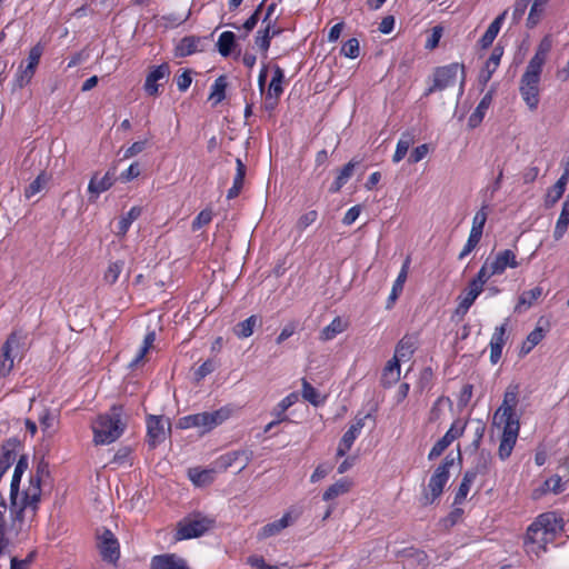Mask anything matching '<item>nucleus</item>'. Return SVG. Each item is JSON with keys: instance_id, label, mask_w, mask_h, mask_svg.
<instances>
[{"instance_id": "49", "label": "nucleus", "mask_w": 569, "mask_h": 569, "mask_svg": "<svg viewBox=\"0 0 569 569\" xmlns=\"http://www.w3.org/2000/svg\"><path fill=\"white\" fill-rule=\"evenodd\" d=\"M58 415L51 409L43 407L38 415V420L43 432L49 433L57 421Z\"/></svg>"}, {"instance_id": "3", "label": "nucleus", "mask_w": 569, "mask_h": 569, "mask_svg": "<svg viewBox=\"0 0 569 569\" xmlns=\"http://www.w3.org/2000/svg\"><path fill=\"white\" fill-rule=\"evenodd\" d=\"M93 442L97 446H106L118 440L124 429L122 421V407L112 406L108 412L99 415L92 422Z\"/></svg>"}, {"instance_id": "15", "label": "nucleus", "mask_w": 569, "mask_h": 569, "mask_svg": "<svg viewBox=\"0 0 569 569\" xmlns=\"http://www.w3.org/2000/svg\"><path fill=\"white\" fill-rule=\"evenodd\" d=\"M552 540L553 538L545 532L541 526L532 522L527 529L525 545L528 552L539 555L540 551H546V546Z\"/></svg>"}, {"instance_id": "10", "label": "nucleus", "mask_w": 569, "mask_h": 569, "mask_svg": "<svg viewBox=\"0 0 569 569\" xmlns=\"http://www.w3.org/2000/svg\"><path fill=\"white\" fill-rule=\"evenodd\" d=\"M97 548L103 561L117 565L120 559V543L114 533L104 528L97 536Z\"/></svg>"}, {"instance_id": "31", "label": "nucleus", "mask_w": 569, "mask_h": 569, "mask_svg": "<svg viewBox=\"0 0 569 569\" xmlns=\"http://www.w3.org/2000/svg\"><path fill=\"white\" fill-rule=\"evenodd\" d=\"M493 89L489 90L480 100L475 111L470 114L468 123L470 127L478 126L482 119L485 118V114L487 110L489 109L492 98H493Z\"/></svg>"}, {"instance_id": "47", "label": "nucleus", "mask_w": 569, "mask_h": 569, "mask_svg": "<svg viewBox=\"0 0 569 569\" xmlns=\"http://www.w3.org/2000/svg\"><path fill=\"white\" fill-rule=\"evenodd\" d=\"M342 331H345V325L339 317H336L328 326L321 330L320 339L323 341L332 340Z\"/></svg>"}, {"instance_id": "37", "label": "nucleus", "mask_w": 569, "mask_h": 569, "mask_svg": "<svg viewBox=\"0 0 569 569\" xmlns=\"http://www.w3.org/2000/svg\"><path fill=\"white\" fill-rule=\"evenodd\" d=\"M236 164H237V172L233 178L232 187L227 192L228 199H233V198L238 197V194L240 193L242 186H243V180H244V176H246V166L240 158L236 159Z\"/></svg>"}, {"instance_id": "36", "label": "nucleus", "mask_w": 569, "mask_h": 569, "mask_svg": "<svg viewBox=\"0 0 569 569\" xmlns=\"http://www.w3.org/2000/svg\"><path fill=\"white\" fill-rule=\"evenodd\" d=\"M142 213V208L139 206H133L130 210L121 216L118 222V236H124L130 229L133 221H136Z\"/></svg>"}, {"instance_id": "5", "label": "nucleus", "mask_w": 569, "mask_h": 569, "mask_svg": "<svg viewBox=\"0 0 569 569\" xmlns=\"http://www.w3.org/2000/svg\"><path fill=\"white\" fill-rule=\"evenodd\" d=\"M27 335L13 331L9 335L0 351V376L7 377L13 369L14 360L21 358L26 350Z\"/></svg>"}, {"instance_id": "19", "label": "nucleus", "mask_w": 569, "mask_h": 569, "mask_svg": "<svg viewBox=\"0 0 569 569\" xmlns=\"http://www.w3.org/2000/svg\"><path fill=\"white\" fill-rule=\"evenodd\" d=\"M28 469V458L27 456H20L18 459L14 471L12 475L11 483H10V503L11 505H22V496L19 495V488L22 475Z\"/></svg>"}, {"instance_id": "64", "label": "nucleus", "mask_w": 569, "mask_h": 569, "mask_svg": "<svg viewBox=\"0 0 569 569\" xmlns=\"http://www.w3.org/2000/svg\"><path fill=\"white\" fill-rule=\"evenodd\" d=\"M529 0H517L513 4L512 9V22L518 23L522 17L526 13V10L528 9Z\"/></svg>"}, {"instance_id": "57", "label": "nucleus", "mask_w": 569, "mask_h": 569, "mask_svg": "<svg viewBox=\"0 0 569 569\" xmlns=\"http://www.w3.org/2000/svg\"><path fill=\"white\" fill-rule=\"evenodd\" d=\"M189 478L196 486H203L212 481V471L207 469H191Z\"/></svg>"}, {"instance_id": "7", "label": "nucleus", "mask_w": 569, "mask_h": 569, "mask_svg": "<svg viewBox=\"0 0 569 569\" xmlns=\"http://www.w3.org/2000/svg\"><path fill=\"white\" fill-rule=\"evenodd\" d=\"M459 72L461 74L462 87L466 80V70L463 64L452 62L446 66L437 67L433 71L432 84L426 89L425 97H428L436 91H442L455 86Z\"/></svg>"}, {"instance_id": "14", "label": "nucleus", "mask_w": 569, "mask_h": 569, "mask_svg": "<svg viewBox=\"0 0 569 569\" xmlns=\"http://www.w3.org/2000/svg\"><path fill=\"white\" fill-rule=\"evenodd\" d=\"M170 77V68L168 63H161L159 66H153L149 70L143 90L148 96L156 97L159 94V88L163 84L162 82H167Z\"/></svg>"}, {"instance_id": "6", "label": "nucleus", "mask_w": 569, "mask_h": 569, "mask_svg": "<svg viewBox=\"0 0 569 569\" xmlns=\"http://www.w3.org/2000/svg\"><path fill=\"white\" fill-rule=\"evenodd\" d=\"M455 458L451 455L445 457L442 462L431 475L427 489L422 493V503L425 506L433 503L443 492L445 486L450 478V469L453 466Z\"/></svg>"}, {"instance_id": "2", "label": "nucleus", "mask_w": 569, "mask_h": 569, "mask_svg": "<svg viewBox=\"0 0 569 569\" xmlns=\"http://www.w3.org/2000/svg\"><path fill=\"white\" fill-rule=\"evenodd\" d=\"M548 50L549 44L545 46L542 42L530 59L520 80V94L530 110H536L539 104V82Z\"/></svg>"}, {"instance_id": "33", "label": "nucleus", "mask_w": 569, "mask_h": 569, "mask_svg": "<svg viewBox=\"0 0 569 569\" xmlns=\"http://www.w3.org/2000/svg\"><path fill=\"white\" fill-rule=\"evenodd\" d=\"M542 295L541 287H535L530 290L523 291L518 299V303L515 307V312H522L530 308Z\"/></svg>"}, {"instance_id": "38", "label": "nucleus", "mask_w": 569, "mask_h": 569, "mask_svg": "<svg viewBox=\"0 0 569 569\" xmlns=\"http://www.w3.org/2000/svg\"><path fill=\"white\" fill-rule=\"evenodd\" d=\"M236 46H237L236 34L232 31H223L219 36L218 41H217V48H218V52L222 57H224V58L229 57L232 53Z\"/></svg>"}, {"instance_id": "9", "label": "nucleus", "mask_w": 569, "mask_h": 569, "mask_svg": "<svg viewBox=\"0 0 569 569\" xmlns=\"http://www.w3.org/2000/svg\"><path fill=\"white\" fill-rule=\"evenodd\" d=\"M519 385L511 383L507 387L503 400L500 407L493 415V423L500 426L507 421H519V417L516 413V407L518 405Z\"/></svg>"}, {"instance_id": "18", "label": "nucleus", "mask_w": 569, "mask_h": 569, "mask_svg": "<svg viewBox=\"0 0 569 569\" xmlns=\"http://www.w3.org/2000/svg\"><path fill=\"white\" fill-rule=\"evenodd\" d=\"M299 512L293 510H289L283 513V516L272 522L264 525L258 532L259 539H267L269 537L278 535L281 530L287 528L290 523H292L296 519H298Z\"/></svg>"}, {"instance_id": "17", "label": "nucleus", "mask_w": 569, "mask_h": 569, "mask_svg": "<svg viewBox=\"0 0 569 569\" xmlns=\"http://www.w3.org/2000/svg\"><path fill=\"white\" fill-rule=\"evenodd\" d=\"M150 569H190L188 561L177 553L156 555L150 560Z\"/></svg>"}, {"instance_id": "23", "label": "nucleus", "mask_w": 569, "mask_h": 569, "mask_svg": "<svg viewBox=\"0 0 569 569\" xmlns=\"http://www.w3.org/2000/svg\"><path fill=\"white\" fill-rule=\"evenodd\" d=\"M202 38L198 36H186L174 47V57L186 58L196 52L202 51L200 44Z\"/></svg>"}, {"instance_id": "34", "label": "nucleus", "mask_w": 569, "mask_h": 569, "mask_svg": "<svg viewBox=\"0 0 569 569\" xmlns=\"http://www.w3.org/2000/svg\"><path fill=\"white\" fill-rule=\"evenodd\" d=\"M370 415H366L363 417H357L355 422L348 428V430L343 433L340 441H342V445L345 447L350 446L352 447L356 439L360 436L361 430L365 427V421L367 418H369Z\"/></svg>"}, {"instance_id": "54", "label": "nucleus", "mask_w": 569, "mask_h": 569, "mask_svg": "<svg viewBox=\"0 0 569 569\" xmlns=\"http://www.w3.org/2000/svg\"><path fill=\"white\" fill-rule=\"evenodd\" d=\"M226 77H218L211 86L210 99H212L214 103L221 102L226 98Z\"/></svg>"}, {"instance_id": "59", "label": "nucleus", "mask_w": 569, "mask_h": 569, "mask_svg": "<svg viewBox=\"0 0 569 569\" xmlns=\"http://www.w3.org/2000/svg\"><path fill=\"white\" fill-rule=\"evenodd\" d=\"M341 54L349 59H356L359 57L360 47L357 38L348 39L341 47Z\"/></svg>"}, {"instance_id": "39", "label": "nucleus", "mask_w": 569, "mask_h": 569, "mask_svg": "<svg viewBox=\"0 0 569 569\" xmlns=\"http://www.w3.org/2000/svg\"><path fill=\"white\" fill-rule=\"evenodd\" d=\"M475 480H476V478H473V472H465L463 473L462 480H461V482L456 491L455 498H453V506H460L465 502Z\"/></svg>"}, {"instance_id": "25", "label": "nucleus", "mask_w": 569, "mask_h": 569, "mask_svg": "<svg viewBox=\"0 0 569 569\" xmlns=\"http://www.w3.org/2000/svg\"><path fill=\"white\" fill-rule=\"evenodd\" d=\"M536 525L541 526V528L552 538L563 529L562 519L558 518L553 512H546L536 518L533 521Z\"/></svg>"}, {"instance_id": "22", "label": "nucleus", "mask_w": 569, "mask_h": 569, "mask_svg": "<svg viewBox=\"0 0 569 569\" xmlns=\"http://www.w3.org/2000/svg\"><path fill=\"white\" fill-rule=\"evenodd\" d=\"M507 323L496 327L490 339V361L496 365L501 359L502 349L506 343Z\"/></svg>"}, {"instance_id": "21", "label": "nucleus", "mask_w": 569, "mask_h": 569, "mask_svg": "<svg viewBox=\"0 0 569 569\" xmlns=\"http://www.w3.org/2000/svg\"><path fill=\"white\" fill-rule=\"evenodd\" d=\"M114 183V179L110 172H106L103 177L100 179L96 173L89 181L88 192H89V201L96 202L99 196L102 192L108 191Z\"/></svg>"}, {"instance_id": "8", "label": "nucleus", "mask_w": 569, "mask_h": 569, "mask_svg": "<svg viewBox=\"0 0 569 569\" xmlns=\"http://www.w3.org/2000/svg\"><path fill=\"white\" fill-rule=\"evenodd\" d=\"M214 520L203 516L181 520L176 530V540H188L204 535L213 527Z\"/></svg>"}, {"instance_id": "51", "label": "nucleus", "mask_w": 569, "mask_h": 569, "mask_svg": "<svg viewBox=\"0 0 569 569\" xmlns=\"http://www.w3.org/2000/svg\"><path fill=\"white\" fill-rule=\"evenodd\" d=\"M487 217H488L487 207L483 206L473 216L472 226H471V229H470V234H473V236H476L478 238L482 237L483 227L486 224Z\"/></svg>"}, {"instance_id": "30", "label": "nucleus", "mask_w": 569, "mask_h": 569, "mask_svg": "<svg viewBox=\"0 0 569 569\" xmlns=\"http://www.w3.org/2000/svg\"><path fill=\"white\" fill-rule=\"evenodd\" d=\"M569 180V169H565L563 173L556 181V183L548 190L546 197V204L553 206L558 200L561 199L566 191V186Z\"/></svg>"}, {"instance_id": "27", "label": "nucleus", "mask_w": 569, "mask_h": 569, "mask_svg": "<svg viewBox=\"0 0 569 569\" xmlns=\"http://www.w3.org/2000/svg\"><path fill=\"white\" fill-rule=\"evenodd\" d=\"M253 459V451L249 449L236 450L227 452L226 455L220 457L221 466L227 469L231 467L236 461L240 460L242 462L240 467V471L243 470L250 461Z\"/></svg>"}, {"instance_id": "56", "label": "nucleus", "mask_w": 569, "mask_h": 569, "mask_svg": "<svg viewBox=\"0 0 569 569\" xmlns=\"http://www.w3.org/2000/svg\"><path fill=\"white\" fill-rule=\"evenodd\" d=\"M154 339H156L154 331L148 332L146 335V337L143 339V345L141 346L139 352L129 363L130 368H136L138 366V363L144 358V356L149 351L150 347L152 346Z\"/></svg>"}, {"instance_id": "24", "label": "nucleus", "mask_w": 569, "mask_h": 569, "mask_svg": "<svg viewBox=\"0 0 569 569\" xmlns=\"http://www.w3.org/2000/svg\"><path fill=\"white\" fill-rule=\"evenodd\" d=\"M410 257H407L406 260L403 261L402 266H401V269L392 284V289H391V292L387 299V309H390L396 300L398 299V297L400 296V293L402 292L403 290V286H405V282L407 280V277H408V271H409V267H410Z\"/></svg>"}, {"instance_id": "45", "label": "nucleus", "mask_w": 569, "mask_h": 569, "mask_svg": "<svg viewBox=\"0 0 569 569\" xmlns=\"http://www.w3.org/2000/svg\"><path fill=\"white\" fill-rule=\"evenodd\" d=\"M123 267H124V261L123 260H117V261H112L108 264V268L107 270L103 272V282L109 284V286H112L114 284L122 270H123Z\"/></svg>"}, {"instance_id": "58", "label": "nucleus", "mask_w": 569, "mask_h": 569, "mask_svg": "<svg viewBox=\"0 0 569 569\" xmlns=\"http://www.w3.org/2000/svg\"><path fill=\"white\" fill-rule=\"evenodd\" d=\"M466 428V422L462 420H455L447 432L443 435V439H447V442L451 445L456 439L463 435Z\"/></svg>"}, {"instance_id": "53", "label": "nucleus", "mask_w": 569, "mask_h": 569, "mask_svg": "<svg viewBox=\"0 0 569 569\" xmlns=\"http://www.w3.org/2000/svg\"><path fill=\"white\" fill-rule=\"evenodd\" d=\"M478 298L475 293L470 292L468 289H465L459 296L458 307L456 309V313L460 316H465L470 307L473 305L475 300Z\"/></svg>"}, {"instance_id": "35", "label": "nucleus", "mask_w": 569, "mask_h": 569, "mask_svg": "<svg viewBox=\"0 0 569 569\" xmlns=\"http://www.w3.org/2000/svg\"><path fill=\"white\" fill-rule=\"evenodd\" d=\"M492 457L489 452L482 450L477 456L473 466L468 469L466 472H473V478H477V476H486L491 467Z\"/></svg>"}, {"instance_id": "41", "label": "nucleus", "mask_w": 569, "mask_h": 569, "mask_svg": "<svg viewBox=\"0 0 569 569\" xmlns=\"http://www.w3.org/2000/svg\"><path fill=\"white\" fill-rule=\"evenodd\" d=\"M298 401V395L296 392H291L286 396L280 402L272 409L271 416L282 421L288 420V416L286 411L292 407Z\"/></svg>"}, {"instance_id": "40", "label": "nucleus", "mask_w": 569, "mask_h": 569, "mask_svg": "<svg viewBox=\"0 0 569 569\" xmlns=\"http://www.w3.org/2000/svg\"><path fill=\"white\" fill-rule=\"evenodd\" d=\"M569 226V196L562 203V208L559 214V218L556 222L553 237L556 240H559L563 237Z\"/></svg>"}, {"instance_id": "43", "label": "nucleus", "mask_w": 569, "mask_h": 569, "mask_svg": "<svg viewBox=\"0 0 569 569\" xmlns=\"http://www.w3.org/2000/svg\"><path fill=\"white\" fill-rule=\"evenodd\" d=\"M563 490L565 489L561 477L558 475H553L550 478H548L538 490L535 491V496L539 497L540 495L547 492H553L557 495L562 492Z\"/></svg>"}, {"instance_id": "20", "label": "nucleus", "mask_w": 569, "mask_h": 569, "mask_svg": "<svg viewBox=\"0 0 569 569\" xmlns=\"http://www.w3.org/2000/svg\"><path fill=\"white\" fill-rule=\"evenodd\" d=\"M502 56L503 48L496 46L479 72L478 81L481 86L485 87L490 81L492 74L496 72L500 64Z\"/></svg>"}, {"instance_id": "11", "label": "nucleus", "mask_w": 569, "mask_h": 569, "mask_svg": "<svg viewBox=\"0 0 569 569\" xmlns=\"http://www.w3.org/2000/svg\"><path fill=\"white\" fill-rule=\"evenodd\" d=\"M44 47L38 42L33 46L28 54L27 64L21 63L16 74V83L19 88H23L32 80L40 59L43 54Z\"/></svg>"}, {"instance_id": "16", "label": "nucleus", "mask_w": 569, "mask_h": 569, "mask_svg": "<svg viewBox=\"0 0 569 569\" xmlns=\"http://www.w3.org/2000/svg\"><path fill=\"white\" fill-rule=\"evenodd\" d=\"M489 264L491 273L496 276L502 274L508 268L519 267L517 256L511 249L501 250L492 259L489 258Z\"/></svg>"}, {"instance_id": "29", "label": "nucleus", "mask_w": 569, "mask_h": 569, "mask_svg": "<svg viewBox=\"0 0 569 569\" xmlns=\"http://www.w3.org/2000/svg\"><path fill=\"white\" fill-rule=\"evenodd\" d=\"M400 359L393 356L383 368L381 376V383L383 387L389 388L400 379Z\"/></svg>"}, {"instance_id": "63", "label": "nucleus", "mask_w": 569, "mask_h": 569, "mask_svg": "<svg viewBox=\"0 0 569 569\" xmlns=\"http://www.w3.org/2000/svg\"><path fill=\"white\" fill-rule=\"evenodd\" d=\"M480 240H481V238H478V237L469 233L467 242L465 243L462 250L458 254V259L463 260L467 256H469L477 248Z\"/></svg>"}, {"instance_id": "13", "label": "nucleus", "mask_w": 569, "mask_h": 569, "mask_svg": "<svg viewBox=\"0 0 569 569\" xmlns=\"http://www.w3.org/2000/svg\"><path fill=\"white\" fill-rule=\"evenodd\" d=\"M500 426H502V435L499 443L498 455L501 460H506L510 457L517 442L520 430V422L507 421L502 422Z\"/></svg>"}, {"instance_id": "26", "label": "nucleus", "mask_w": 569, "mask_h": 569, "mask_svg": "<svg viewBox=\"0 0 569 569\" xmlns=\"http://www.w3.org/2000/svg\"><path fill=\"white\" fill-rule=\"evenodd\" d=\"M507 14L508 10H505L498 17H496V19L489 24L486 32L482 34L478 42L481 49H488L493 43L503 24Z\"/></svg>"}, {"instance_id": "60", "label": "nucleus", "mask_w": 569, "mask_h": 569, "mask_svg": "<svg viewBox=\"0 0 569 569\" xmlns=\"http://www.w3.org/2000/svg\"><path fill=\"white\" fill-rule=\"evenodd\" d=\"M213 212L211 209L207 208L201 210L197 217L193 219L191 229L193 231H198L204 226L209 224L212 221Z\"/></svg>"}, {"instance_id": "4", "label": "nucleus", "mask_w": 569, "mask_h": 569, "mask_svg": "<svg viewBox=\"0 0 569 569\" xmlns=\"http://www.w3.org/2000/svg\"><path fill=\"white\" fill-rule=\"evenodd\" d=\"M229 416L230 410L228 408H220L210 412L204 411L194 415H188L179 418L177 427L183 430L197 428L201 431V433H206L226 421Z\"/></svg>"}, {"instance_id": "46", "label": "nucleus", "mask_w": 569, "mask_h": 569, "mask_svg": "<svg viewBox=\"0 0 569 569\" xmlns=\"http://www.w3.org/2000/svg\"><path fill=\"white\" fill-rule=\"evenodd\" d=\"M350 482L346 479H340L331 485L322 495L325 501L333 500L335 498L349 491Z\"/></svg>"}, {"instance_id": "12", "label": "nucleus", "mask_w": 569, "mask_h": 569, "mask_svg": "<svg viewBox=\"0 0 569 569\" xmlns=\"http://www.w3.org/2000/svg\"><path fill=\"white\" fill-rule=\"evenodd\" d=\"M170 431V422L161 416L150 415L147 417V437L150 447L154 448L167 438Z\"/></svg>"}, {"instance_id": "1", "label": "nucleus", "mask_w": 569, "mask_h": 569, "mask_svg": "<svg viewBox=\"0 0 569 569\" xmlns=\"http://www.w3.org/2000/svg\"><path fill=\"white\" fill-rule=\"evenodd\" d=\"M48 465L41 462L30 476L29 486L22 492V505H11L9 518L6 517L7 506L0 502V558L10 555L12 548L28 538L29 526L27 513L34 516L41 498V481L48 475Z\"/></svg>"}, {"instance_id": "55", "label": "nucleus", "mask_w": 569, "mask_h": 569, "mask_svg": "<svg viewBox=\"0 0 569 569\" xmlns=\"http://www.w3.org/2000/svg\"><path fill=\"white\" fill-rule=\"evenodd\" d=\"M49 178L44 172L38 174V177L24 189V197L31 199L39 193L47 184Z\"/></svg>"}, {"instance_id": "61", "label": "nucleus", "mask_w": 569, "mask_h": 569, "mask_svg": "<svg viewBox=\"0 0 569 569\" xmlns=\"http://www.w3.org/2000/svg\"><path fill=\"white\" fill-rule=\"evenodd\" d=\"M548 0H533L528 16V26L533 27L538 23L540 16L543 11V7Z\"/></svg>"}, {"instance_id": "48", "label": "nucleus", "mask_w": 569, "mask_h": 569, "mask_svg": "<svg viewBox=\"0 0 569 569\" xmlns=\"http://www.w3.org/2000/svg\"><path fill=\"white\" fill-rule=\"evenodd\" d=\"M412 142L413 138L410 133H402L401 138L397 142L396 151L392 156V161L395 163L400 162L406 157Z\"/></svg>"}, {"instance_id": "50", "label": "nucleus", "mask_w": 569, "mask_h": 569, "mask_svg": "<svg viewBox=\"0 0 569 569\" xmlns=\"http://www.w3.org/2000/svg\"><path fill=\"white\" fill-rule=\"evenodd\" d=\"M271 22H268L264 28L259 29L254 37V44L266 54L271 43Z\"/></svg>"}, {"instance_id": "32", "label": "nucleus", "mask_w": 569, "mask_h": 569, "mask_svg": "<svg viewBox=\"0 0 569 569\" xmlns=\"http://www.w3.org/2000/svg\"><path fill=\"white\" fill-rule=\"evenodd\" d=\"M359 164V161L351 160L348 163H346L341 170L339 171L338 176L336 177L335 181L331 183L329 191L331 193H337L341 190V188L348 182V180L353 174L355 168Z\"/></svg>"}, {"instance_id": "62", "label": "nucleus", "mask_w": 569, "mask_h": 569, "mask_svg": "<svg viewBox=\"0 0 569 569\" xmlns=\"http://www.w3.org/2000/svg\"><path fill=\"white\" fill-rule=\"evenodd\" d=\"M302 397L313 406L319 405V393L306 379L302 380Z\"/></svg>"}, {"instance_id": "28", "label": "nucleus", "mask_w": 569, "mask_h": 569, "mask_svg": "<svg viewBox=\"0 0 569 569\" xmlns=\"http://www.w3.org/2000/svg\"><path fill=\"white\" fill-rule=\"evenodd\" d=\"M273 74L271 78V81L268 87L267 91V99H274V101H278L281 94L283 93V81H284V71L278 66L274 64L273 68Z\"/></svg>"}, {"instance_id": "52", "label": "nucleus", "mask_w": 569, "mask_h": 569, "mask_svg": "<svg viewBox=\"0 0 569 569\" xmlns=\"http://www.w3.org/2000/svg\"><path fill=\"white\" fill-rule=\"evenodd\" d=\"M190 14H191L190 10L184 16H181L178 13H168V14L161 16L159 19V22L166 29L176 28V27H179L182 23H184L189 19Z\"/></svg>"}, {"instance_id": "42", "label": "nucleus", "mask_w": 569, "mask_h": 569, "mask_svg": "<svg viewBox=\"0 0 569 569\" xmlns=\"http://www.w3.org/2000/svg\"><path fill=\"white\" fill-rule=\"evenodd\" d=\"M416 350V341L415 338L405 336L400 341L398 342L395 356L399 358L400 360H408L413 355Z\"/></svg>"}, {"instance_id": "44", "label": "nucleus", "mask_w": 569, "mask_h": 569, "mask_svg": "<svg viewBox=\"0 0 569 569\" xmlns=\"http://www.w3.org/2000/svg\"><path fill=\"white\" fill-rule=\"evenodd\" d=\"M258 321L259 318L256 315L248 317L236 326L234 335L240 339L249 338L253 333Z\"/></svg>"}]
</instances>
